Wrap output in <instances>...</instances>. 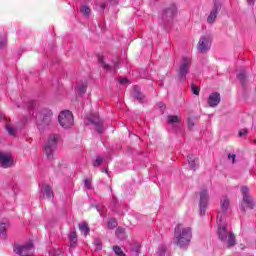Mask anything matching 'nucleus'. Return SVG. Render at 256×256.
<instances>
[{"label":"nucleus","mask_w":256,"mask_h":256,"mask_svg":"<svg viewBox=\"0 0 256 256\" xmlns=\"http://www.w3.org/2000/svg\"><path fill=\"white\" fill-rule=\"evenodd\" d=\"M193 237V232L191 227H183V224H178L174 229V243L180 249H185L189 247V243H191V239Z\"/></svg>","instance_id":"obj_1"},{"label":"nucleus","mask_w":256,"mask_h":256,"mask_svg":"<svg viewBox=\"0 0 256 256\" xmlns=\"http://www.w3.org/2000/svg\"><path fill=\"white\" fill-rule=\"evenodd\" d=\"M221 211L218 212L216 223L218 225L217 235L220 241H225V200L220 201Z\"/></svg>","instance_id":"obj_2"},{"label":"nucleus","mask_w":256,"mask_h":256,"mask_svg":"<svg viewBox=\"0 0 256 256\" xmlns=\"http://www.w3.org/2000/svg\"><path fill=\"white\" fill-rule=\"evenodd\" d=\"M191 63L192 61L189 56L182 57L178 69L176 70L177 77L181 83H184L185 79H187V74L191 70Z\"/></svg>","instance_id":"obj_3"},{"label":"nucleus","mask_w":256,"mask_h":256,"mask_svg":"<svg viewBox=\"0 0 256 256\" xmlns=\"http://www.w3.org/2000/svg\"><path fill=\"white\" fill-rule=\"evenodd\" d=\"M177 15V6L171 5L170 7L166 8L162 13L161 18V25L164 27V29H169L171 25L173 24V20L175 19V16Z\"/></svg>","instance_id":"obj_4"},{"label":"nucleus","mask_w":256,"mask_h":256,"mask_svg":"<svg viewBox=\"0 0 256 256\" xmlns=\"http://www.w3.org/2000/svg\"><path fill=\"white\" fill-rule=\"evenodd\" d=\"M57 141H59V135L52 134L49 136L47 142L44 144V152L49 161H52L53 154L57 150Z\"/></svg>","instance_id":"obj_5"},{"label":"nucleus","mask_w":256,"mask_h":256,"mask_svg":"<svg viewBox=\"0 0 256 256\" xmlns=\"http://www.w3.org/2000/svg\"><path fill=\"white\" fill-rule=\"evenodd\" d=\"M58 122L63 127V129H71L75 123L73 113L69 110H63L58 115Z\"/></svg>","instance_id":"obj_6"},{"label":"nucleus","mask_w":256,"mask_h":256,"mask_svg":"<svg viewBox=\"0 0 256 256\" xmlns=\"http://www.w3.org/2000/svg\"><path fill=\"white\" fill-rule=\"evenodd\" d=\"M86 119V125H93L96 133L99 135H103V133H105V127L103 126L104 122L99 118V115L90 114Z\"/></svg>","instance_id":"obj_7"},{"label":"nucleus","mask_w":256,"mask_h":256,"mask_svg":"<svg viewBox=\"0 0 256 256\" xmlns=\"http://www.w3.org/2000/svg\"><path fill=\"white\" fill-rule=\"evenodd\" d=\"M243 194V200L241 203L240 211L242 213H245L246 209H255V202H253V199H251V196H249V188L242 187L241 189Z\"/></svg>","instance_id":"obj_8"},{"label":"nucleus","mask_w":256,"mask_h":256,"mask_svg":"<svg viewBox=\"0 0 256 256\" xmlns=\"http://www.w3.org/2000/svg\"><path fill=\"white\" fill-rule=\"evenodd\" d=\"M221 7H223V0H214V6L207 17V23L209 25H213V23H215L217 16L221 11Z\"/></svg>","instance_id":"obj_9"},{"label":"nucleus","mask_w":256,"mask_h":256,"mask_svg":"<svg viewBox=\"0 0 256 256\" xmlns=\"http://www.w3.org/2000/svg\"><path fill=\"white\" fill-rule=\"evenodd\" d=\"M209 206V192L207 190L200 191V201H199V213L203 217Z\"/></svg>","instance_id":"obj_10"},{"label":"nucleus","mask_w":256,"mask_h":256,"mask_svg":"<svg viewBox=\"0 0 256 256\" xmlns=\"http://www.w3.org/2000/svg\"><path fill=\"white\" fill-rule=\"evenodd\" d=\"M15 163V158L10 153L0 152V167L2 169H9L13 167Z\"/></svg>","instance_id":"obj_11"},{"label":"nucleus","mask_w":256,"mask_h":256,"mask_svg":"<svg viewBox=\"0 0 256 256\" xmlns=\"http://www.w3.org/2000/svg\"><path fill=\"white\" fill-rule=\"evenodd\" d=\"M33 249V242H28L25 245L15 244L14 253L20 256H29V252Z\"/></svg>","instance_id":"obj_12"},{"label":"nucleus","mask_w":256,"mask_h":256,"mask_svg":"<svg viewBox=\"0 0 256 256\" xmlns=\"http://www.w3.org/2000/svg\"><path fill=\"white\" fill-rule=\"evenodd\" d=\"M211 49V37L202 36L198 42L199 53H207Z\"/></svg>","instance_id":"obj_13"},{"label":"nucleus","mask_w":256,"mask_h":256,"mask_svg":"<svg viewBox=\"0 0 256 256\" xmlns=\"http://www.w3.org/2000/svg\"><path fill=\"white\" fill-rule=\"evenodd\" d=\"M221 103V94L219 92H212L207 99V105L209 107H217Z\"/></svg>","instance_id":"obj_14"},{"label":"nucleus","mask_w":256,"mask_h":256,"mask_svg":"<svg viewBox=\"0 0 256 256\" xmlns=\"http://www.w3.org/2000/svg\"><path fill=\"white\" fill-rule=\"evenodd\" d=\"M42 116V125L49 126V124L53 121V111L49 109H44L42 111Z\"/></svg>","instance_id":"obj_15"},{"label":"nucleus","mask_w":256,"mask_h":256,"mask_svg":"<svg viewBox=\"0 0 256 256\" xmlns=\"http://www.w3.org/2000/svg\"><path fill=\"white\" fill-rule=\"evenodd\" d=\"M187 159L190 169H192V171H197V169H199V158L193 154H189Z\"/></svg>","instance_id":"obj_16"},{"label":"nucleus","mask_w":256,"mask_h":256,"mask_svg":"<svg viewBox=\"0 0 256 256\" xmlns=\"http://www.w3.org/2000/svg\"><path fill=\"white\" fill-rule=\"evenodd\" d=\"M11 227V222L8 219H3L0 221V236L5 239L7 237V229Z\"/></svg>","instance_id":"obj_17"},{"label":"nucleus","mask_w":256,"mask_h":256,"mask_svg":"<svg viewBox=\"0 0 256 256\" xmlns=\"http://www.w3.org/2000/svg\"><path fill=\"white\" fill-rule=\"evenodd\" d=\"M98 62L104 69H106V71H111V69L117 71V69H119V62H115L112 67L111 65L105 63V57L103 56H98Z\"/></svg>","instance_id":"obj_18"},{"label":"nucleus","mask_w":256,"mask_h":256,"mask_svg":"<svg viewBox=\"0 0 256 256\" xmlns=\"http://www.w3.org/2000/svg\"><path fill=\"white\" fill-rule=\"evenodd\" d=\"M134 98L138 103H145V96L141 93V88L139 86H134Z\"/></svg>","instance_id":"obj_19"},{"label":"nucleus","mask_w":256,"mask_h":256,"mask_svg":"<svg viewBox=\"0 0 256 256\" xmlns=\"http://www.w3.org/2000/svg\"><path fill=\"white\" fill-rule=\"evenodd\" d=\"M237 245V240L235 239V234L230 232L227 237V248L231 249V247H235Z\"/></svg>","instance_id":"obj_20"},{"label":"nucleus","mask_w":256,"mask_h":256,"mask_svg":"<svg viewBox=\"0 0 256 256\" xmlns=\"http://www.w3.org/2000/svg\"><path fill=\"white\" fill-rule=\"evenodd\" d=\"M43 195L46 196V199H53V188L49 185H44L42 188Z\"/></svg>","instance_id":"obj_21"},{"label":"nucleus","mask_w":256,"mask_h":256,"mask_svg":"<svg viewBox=\"0 0 256 256\" xmlns=\"http://www.w3.org/2000/svg\"><path fill=\"white\" fill-rule=\"evenodd\" d=\"M69 240H70V246L75 248L77 245V232L71 231L69 235Z\"/></svg>","instance_id":"obj_22"},{"label":"nucleus","mask_w":256,"mask_h":256,"mask_svg":"<svg viewBox=\"0 0 256 256\" xmlns=\"http://www.w3.org/2000/svg\"><path fill=\"white\" fill-rule=\"evenodd\" d=\"M79 229L80 231H82V233H84L85 237H87V235H89V231H91V229L89 228V224H87V222L79 224Z\"/></svg>","instance_id":"obj_23"},{"label":"nucleus","mask_w":256,"mask_h":256,"mask_svg":"<svg viewBox=\"0 0 256 256\" xmlns=\"http://www.w3.org/2000/svg\"><path fill=\"white\" fill-rule=\"evenodd\" d=\"M141 247L139 246V244H133L130 246V253L131 256H139V251H140Z\"/></svg>","instance_id":"obj_24"},{"label":"nucleus","mask_w":256,"mask_h":256,"mask_svg":"<svg viewBox=\"0 0 256 256\" xmlns=\"http://www.w3.org/2000/svg\"><path fill=\"white\" fill-rule=\"evenodd\" d=\"M238 79H239L242 87H247V74H245V72L239 73Z\"/></svg>","instance_id":"obj_25"},{"label":"nucleus","mask_w":256,"mask_h":256,"mask_svg":"<svg viewBox=\"0 0 256 256\" xmlns=\"http://www.w3.org/2000/svg\"><path fill=\"white\" fill-rule=\"evenodd\" d=\"M119 207H120L119 200H117V197L112 196V201H111L112 211H115L117 213V209H119Z\"/></svg>","instance_id":"obj_26"},{"label":"nucleus","mask_w":256,"mask_h":256,"mask_svg":"<svg viewBox=\"0 0 256 256\" xmlns=\"http://www.w3.org/2000/svg\"><path fill=\"white\" fill-rule=\"evenodd\" d=\"M27 109L29 110V114L32 115V117H35V112H33V109L35 108V101L30 100L26 104Z\"/></svg>","instance_id":"obj_27"},{"label":"nucleus","mask_w":256,"mask_h":256,"mask_svg":"<svg viewBox=\"0 0 256 256\" xmlns=\"http://www.w3.org/2000/svg\"><path fill=\"white\" fill-rule=\"evenodd\" d=\"M181 119H179L178 116L175 115H169L167 117V123H169L170 125H173V123H180Z\"/></svg>","instance_id":"obj_28"},{"label":"nucleus","mask_w":256,"mask_h":256,"mask_svg":"<svg viewBox=\"0 0 256 256\" xmlns=\"http://www.w3.org/2000/svg\"><path fill=\"white\" fill-rule=\"evenodd\" d=\"M93 245L95 247V251H101L103 249V242H101V239L95 238Z\"/></svg>","instance_id":"obj_29"},{"label":"nucleus","mask_w":256,"mask_h":256,"mask_svg":"<svg viewBox=\"0 0 256 256\" xmlns=\"http://www.w3.org/2000/svg\"><path fill=\"white\" fill-rule=\"evenodd\" d=\"M80 12L83 13L85 17H89V15H91V8H89V6L83 5L80 7Z\"/></svg>","instance_id":"obj_30"},{"label":"nucleus","mask_w":256,"mask_h":256,"mask_svg":"<svg viewBox=\"0 0 256 256\" xmlns=\"http://www.w3.org/2000/svg\"><path fill=\"white\" fill-rule=\"evenodd\" d=\"M167 253V246L165 245H160L158 247V250H157V255L158 256H165V254Z\"/></svg>","instance_id":"obj_31"},{"label":"nucleus","mask_w":256,"mask_h":256,"mask_svg":"<svg viewBox=\"0 0 256 256\" xmlns=\"http://www.w3.org/2000/svg\"><path fill=\"white\" fill-rule=\"evenodd\" d=\"M6 131L8 134L11 135V137H17V134L15 133V128H13L10 124H6Z\"/></svg>","instance_id":"obj_32"},{"label":"nucleus","mask_w":256,"mask_h":256,"mask_svg":"<svg viewBox=\"0 0 256 256\" xmlns=\"http://www.w3.org/2000/svg\"><path fill=\"white\" fill-rule=\"evenodd\" d=\"M86 92H87V86L80 85L78 87V95H79V97H81V95H85Z\"/></svg>","instance_id":"obj_33"},{"label":"nucleus","mask_w":256,"mask_h":256,"mask_svg":"<svg viewBox=\"0 0 256 256\" xmlns=\"http://www.w3.org/2000/svg\"><path fill=\"white\" fill-rule=\"evenodd\" d=\"M102 163H103V158L101 156H98L93 163V167H101Z\"/></svg>","instance_id":"obj_34"},{"label":"nucleus","mask_w":256,"mask_h":256,"mask_svg":"<svg viewBox=\"0 0 256 256\" xmlns=\"http://www.w3.org/2000/svg\"><path fill=\"white\" fill-rule=\"evenodd\" d=\"M191 91L193 95H199V93L201 92V88L195 86V84H191Z\"/></svg>","instance_id":"obj_35"},{"label":"nucleus","mask_w":256,"mask_h":256,"mask_svg":"<svg viewBox=\"0 0 256 256\" xmlns=\"http://www.w3.org/2000/svg\"><path fill=\"white\" fill-rule=\"evenodd\" d=\"M108 227H109V229H115V227H117V220L110 219L108 221Z\"/></svg>","instance_id":"obj_36"},{"label":"nucleus","mask_w":256,"mask_h":256,"mask_svg":"<svg viewBox=\"0 0 256 256\" xmlns=\"http://www.w3.org/2000/svg\"><path fill=\"white\" fill-rule=\"evenodd\" d=\"M5 45H7V35L3 34L0 38V48L5 47Z\"/></svg>","instance_id":"obj_37"},{"label":"nucleus","mask_w":256,"mask_h":256,"mask_svg":"<svg viewBox=\"0 0 256 256\" xmlns=\"http://www.w3.org/2000/svg\"><path fill=\"white\" fill-rule=\"evenodd\" d=\"M247 133H249V130H247V128L240 129V130L238 131L239 137H245V135H247Z\"/></svg>","instance_id":"obj_38"},{"label":"nucleus","mask_w":256,"mask_h":256,"mask_svg":"<svg viewBox=\"0 0 256 256\" xmlns=\"http://www.w3.org/2000/svg\"><path fill=\"white\" fill-rule=\"evenodd\" d=\"M84 187H86V189H89V190L93 189V186L91 185V180L89 179L84 180Z\"/></svg>","instance_id":"obj_39"},{"label":"nucleus","mask_w":256,"mask_h":256,"mask_svg":"<svg viewBox=\"0 0 256 256\" xmlns=\"http://www.w3.org/2000/svg\"><path fill=\"white\" fill-rule=\"evenodd\" d=\"M228 159H232V164L235 165L237 155L236 154H228Z\"/></svg>","instance_id":"obj_40"},{"label":"nucleus","mask_w":256,"mask_h":256,"mask_svg":"<svg viewBox=\"0 0 256 256\" xmlns=\"http://www.w3.org/2000/svg\"><path fill=\"white\" fill-rule=\"evenodd\" d=\"M157 106L159 107V109H161V111H165V104L163 102H159Z\"/></svg>","instance_id":"obj_41"},{"label":"nucleus","mask_w":256,"mask_h":256,"mask_svg":"<svg viewBox=\"0 0 256 256\" xmlns=\"http://www.w3.org/2000/svg\"><path fill=\"white\" fill-rule=\"evenodd\" d=\"M120 85H125V83H129V80L127 78H122L119 81Z\"/></svg>","instance_id":"obj_42"},{"label":"nucleus","mask_w":256,"mask_h":256,"mask_svg":"<svg viewBox=\"0 0 256 256\" xmlns=\"http://www.w3.org/2000/svg\"><path fill=\"white\" fill-rule=\"evenodd\" d=\"M188 127H195V123L191 119H188Z\"/></svg>","instance_id":"obj_43"},{"label":"nucleus","mask_w":256,"mask_h":256,"mask_svg":"<svg viewBox=\"0 0 256 256\" xmlns=\"http://www.w3.org/2000/svg\"><path fill=\"white\" fill-rule=\"evenodd\" d=\"M101 172L102 173H109V170H107V168H101Z\"/></svg>","instance_id":"obj_44"},{"label":"nucleus","mask_w":256,"mask_h":256,"mask_svg":"<svg viewBox=\"0 0 256 256\" xmlns=\"http://www.w3.org/2000/svg\"><path fill=\"white\" fill-rule=\"evenodd\" d=\"M111 5H117V0H110Z\"/></svg>","instance_id":"obj_45"},{"label":"nucleus","mask_w":256,"mask_h":256,"mask_svg":"<svg viewBox=\"0 0 256 256\" xmlns=\"http://www.w3.org/2000/svg\"><path fill=\"white\" fill-rule=\"evenodd\" d=\"M105 7H107V3L104 2L101 4V9H105Z\"/></svg>","instance_id":"obj_46"},{"label":"nucleus","mask_w":256,"mask_h":256,"mask_svg":"<svg viewBox=\"0 0 256 256\" xmlns=\"http://www.w3.org/2000/svg\"><path fill=\"white\" fill-rule=\"evenodd\" d=\"M1 119H5V115H3V113H0V121Z\"/></svg>","instance_id":"obj_47"},{"label":"nucleus","mask_w":256,"mask_h":256,"mask_svg":"<svg viewBox=\"0 0 256 256\" xmlns=\"http://www.w3.org/2000/svg\"><path fill=\"white\" fill-rule=\"evenodd\" d=\"M247 3H249V5H251V3H253V0H246Z\"/></svg>","instance_id":"obj_48"},{"label":"nucleus","mask_w":256,"mask_h":256,"mask_svg":"<svg viewBox=\"0 0 256 256\" xmlns=\"http://www.w3.org/2000/svg\"><path fill=\"white\" fill-rule=\"evenodd\" d=\"M109 190L113 192V188L111 186H108Z\"/></svg>","instance_id":"obj_49"},{"label":"nucleus","mask_w":256,"mask_h":256,"mask_svg":"<svg viewBox=\"0 0 256 256\" xmlns=\"http://www.w3.org/2000/svg\"><path fill=\"white\" fill-rule=\"evenodd\" d=\"M97 211H99V206H96Z\"/></svg>","instance_id":"obj_50"},{"label":"nucleus","mask_w":256,"mask_h":256,"mask_svg":"<svg viewBox=\"0 0 256 256\" xmlns=\"http://www.w3.org/2000/svg\"><path fill=\"white\" fill-rule=\"evenodd\" d=\"M35 117L37 118V114L35 115Z\"/></svg>","instance_id":"obj_51"}]
</instances>
